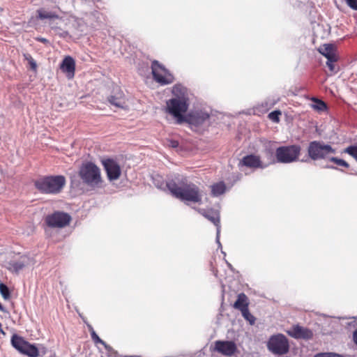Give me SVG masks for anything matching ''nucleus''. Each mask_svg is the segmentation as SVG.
<instances>
[{
	"label": "nucleus",
	"instance_id": "1",
	"mask_svg": "<svg viewBox=\"0 0 357 357\" xmlns=\"http://www.w3.org/2000/svg\"><path fill=\"white\" fill-rule=\"evenodd\" d=\"M170 181L167 183V187L172 195L177 199L185 202L200 203L202 199V191L192 182H189L185 177Z\"/></svg>",
	"mask_w": 357,
	"mask_h": 357
},
{
	"label": "nucleus",
	"instance_id": "2",
	"mask_svg": "<svg viewBox=\"0 0 357 357\" xmlns=\"http://www.w3.org/2000/svg\"><path fill=\"white\" fill-rule=\"evenodd\" d=\"M79 176L83 183L91 189L102 187L103 180L101 177L100 169L92 162L84 163L79 168Z\"/></svg>",
	"mask_w": 357,
	"mask_h": 357
},
{
	"label": "nucleus",
	"instance_id": "3",
	"mask_svg": "<svg viewBox=\"0 0 357 357\" xmlns=\"http://www.w3.org/2000/svg\"><path fill=\"white\" fill-rule=\"evenodd\" d=\"M66 183L63 176H44L34 182L36 188L42 193L57 194L61 192Z\"/></svg>",
	"mask_w": 357,
	"mask_h": 357
},
{
	"label": "nucleus",
	"instance_id": "4",
	"mask_svg": "<svg viewBox=\"0 0 357 357\" xmlns=\"http://www.w3.org/2000/svg\"><path fill=\"white\" fill-rule=\"evenodd\" d=\"M188 108V98H171L166 102V112L172 115L178 124L185 121L183 114L187 112Z\"/></svg>",
	"mask_w": 357,
	"mask_h": 357
},
{
	"label": "nucleus",
	"instance_id": "5",
	"mask_svg": "<svg viewBox=\"0 0 357 357\" xmlns=\"http://www.w3.org/2000/svg\"><path fill=\"white\" fill-rule=\"evenodd\" d=\"M309 157L313 160L328 159L331 154L335 153V150L329 144L321 141L310 142L307 148Z\"/></svg>",
	"mask_w": 357,
	"mask_h": 357
},
{
	"label": "nucleus",
	"instance_id": "6",
	"mask_svg": "<svg viewBox=\"0 0 357 357\" xmlns=\"http://www.w3.org/2000/svg\"><path fill=\"white\" fill-rule=\"evenodd\" d=\"M301 151L298 145L280 146L276 149L275 156L280 162L290 163L298 160Z\"/></svg>",
	"mask_w": 357,
	"mask_h": 357
},
{
	"label": "nucleus",
	"instance_id": "7",
	"mask_svg": "<svg viewBox=\"0 0 357 357\" xmlns=\"http://www.w3.org/2000/svg\"><path fill=\"white\" fill-rule=\"evenodd\" d=\"M267 347L270 351L276 355L285 354L289 349L288 340L282 334L271 336L268 342Z\"/></svg>",
	"mask_w": 357,
	"mask_h": 357
},
{
	"label": "nucleus",
	"instance_id": "8",
	"mask_svg": "<svg viewBox=\"0 0 357 357\" xmlns=\"http://www.w3.org/2000/svg\"><path fill=\"white\" fill-rule=\"evenodd\" d=\"M151 70L153 79L160 84L165 85L173 82V76L158 61L152 62Z\"/></svg>",
	"mask_w": 357,
	"mask_h": 357
},
{
	"label": "nucleus",
	"instance_id": "9",
	"mask_svg": "<svg viewBox=\"0 0 357 357\" xmlns=\"http://www.w3.org/2000/svg\"><path fill=\"white\" fill-rule=\"evenodd\" d=\"M70 216L63 212H55L47 216L45 221L50 227L62 228L70 223Z\"/></svg>",
	"mask_w": 357,
	"mask_h": 357
},
{
	"label": "nucleus",
	"instance_id": "10",
	"mask_svg": "<svg viewBox=\"0 0 357 357\" xmlns=\"http://www.w3.org/2000/svg\"><path fill=\"white\" fill-rule=\"evenodd\" d=\"M197 211L202 214L204 218L208 219L209 221L213 222L217 229L216 234V241L219 246L221 245L220 242V213L217 210L210 209L205 210L202 208H197Z\"/></svg>",
	"mask_w": 357,
	"mask_h": 357
},
{
	"label": "nucleus",
	"instance_id": "11",
	"mask_svg": "<svg viewBox=\"0 0 357 357\" xmlns=\"http://www.w3.org/2000/svg\"><path fill=\"white\" fill-rule=\"evenodd\" d=\"M102 165L109 181H114L120 177L121 173V168L115 160L106 159L102 161Z\"/></svg>",
	"mask_w": 357,
	"mask_h": 357
},
{
	"label": "nucleus",
	"instance_id": "12",
	"mask_svg": "<svg viewBox=\"0 0 357 357\" xmlns=\"http://www.w3.org/2000/svg\"><path fill=\"white\" fill-rule=\"evenodd\" d=\"M214 349L224 356H231L236 352V346L232 341L218 340L215 342Z\"/></svg>",
	"mask_w": 357,
	"mask_h": 357
},
{
	"label": "nucleus",
	"instance_id": "13",
	"mask_svg": "<svg viewBox=\"0 0 357 357\" xmlns=\"http://www.w3.org/2000/svg\"><path fill=\"white\" fill-rule=\"evenodd\" d=\"M288 334L296 339L305 340L311 339L313 335V333L310 330L298 325L294 326L289 331H288Z\"/></svg>",
	"mask_w": 357,
	"mask_h": 357
},
{
	"label": "nucleus",
	"instance_id": "14",
	"mask_svg": "<svg viewBox=\"0 0 357 357\" xmlns=\"http://www.w3.org/2000/svg\"><path fill=\"white\" fill-rule=\"evenodd\" d=\"M114 93V94L108 97V102L110 103V105L117 108H123L126 105L125 96L123 92L119 88H116Z\"/></svg>",
	"mask_w": 357,
	"mask_h": 357
},
{
	"label": "nucleus",
	"instance_id": "15",
	"mask_svg": "<svg viewBox=\"0 0 357 357\" xmlns=\"http://www.w3.org/2000/svg\"><path fill=\"white\" fill-rule=\"evenodd\" d=\"M75 63L74 59L70 56H66L61 64V70L66 73L67 77L71 79L75 75Z\"/></svg>",
	"mask_w": 357,
	"mask_h": 357
},
{
	"label": "nucleus",
	"instance_id": "16",
	"mask_svg": "<svg viewBox=\"0 0 357 357\" xmlns=\"http://www.w3.org/2000/svg\"><path fill=\"white\" fill-rule=\"evenodd\" d=\"M239 165L246 166L251 168H257L261 166L259 157L255 155H248L243 157L239 162Z\"/></svg>",
	"mask_w": 357,
	"mask_h": 357
},
{
	"label": "nucleus",
	"instance_id": "17",
	"mask_svg": "<svg viewBox=\"0 0 357 357\" xmlns=\"http://www.w3.org/2000/svg\"><path fill=\"white\" fill-rule=\"evenodd\" d=\"M209 118V115L202 111H197L189 115L190 122L195 125H201Z\"/></svg>",
	"mask_w": 357,
	"mask_h": 357
},
{
	"label": "nucleus",
	"instance_id": "18",
	"mask_svg": "<svg viewBox=\"0 0 357 357\" xmlns=\"http://www.w3.org/2000/svg\"><path fill=\"white\" fill-rule=\"evenodd\" d=\"M319 52L324 56L327 60L337 57L335 47L332 44H324L319 48Z\"/></svg>",
	"mask_w": 357,
	"mask_h": 357
},
{
	"label": "nucleus",
	"instance_id": "19",
	"mask_svg": "<svg viewBox=\"0 0 357 357\" xmlns=\"http://www.w3.org/2000/svg\"><path fill=\"white\" fill-rule=\"evenodd\" d=\"M234 307L239 310L241 312H243L245 307V309L248 308V297L245 294L241 293L238 295L237 300L234 304Z\"/></svg>",
	"mask_w": 357,
	"mask_h": 357
},
{
	"label": "nucleus",
	"instance_id": "20",
	"mask_svg": "<svg viewBox=\"0 0 357 357\" xmlns=\"http://www.w3.org/2000/svg\"><path fill=\"white\" fill-rule=\"evenodd\" d=\"M38 13V18L44 20H52L58 18V15L56 13L48 10L45 8H40L37 10Z\"/></svg>",
	"mask_w": 357,
	"mask_h": 357
},
{
	"label": "nucleus",
	"instance_id": "21",
	"mask_svg": "<svg viewBox=\"0 0 357 357\" xmlns=\"http://www.w3.org/2000/svg\"><path fill=\"white\" fill-rule=\"evenodd\" d=\"M226 186L224 182L221 181L211 185V192L215 197H218L225 192Z\"/></svg>",
	"mask_w": 357,
	"mask_h": 357
},
{
	"label": "nucleus",
	"instance_id": "22",
	"mask_svg": "<svg viewBox=\"0 0 357 357\" xmlns=\"http://www.w3.org/2000/svg\"><path fill=\"white\" fill-rule=\"evenodd\" d=\"M186 91L184 86L180 84L175 85L172 89V93L175 96L174 98H188Z\"/></svg>",
	"mask_w": 357,
	"mask_h": 357
},
{
	"label": "nucleus",
	"instance_id": "23",
	"mask_svg": "<svg viewBox=\"0 0 357 357\" xmlns=\"http://www.w3.org/2000/svg\"><path fill=\"white\" fill-rule=\"evenodd\" d=\"M27 264H28L26 262V258L22 257V259L20 260L10 264V269L15 273H18L20 270H22Z\"/></svg>",
	"mask_w": 357,
	"mask_h": 357
},
{
	"label": "nucleus",
	"instance_id": "24",
	"mask_svg": "<svg viewBox=\"0 0 357 357\" xmlns=\"http://www.w3.org/2000/svg\"><path fill=\"white\" fill-rule=\"evenodd\" d=\"M26 341L23 337L14 334L11 337V344L17 351L22 347V344H24Z\"/></svg>",
	"mask_w": 357,
	"mask_h": 357
},
{
	"label": "nucleus",
	"instance_id": "25",
	"mask_svg": "<svg viewBox=\"0 0 357 357\" xmlns=\"http://www.w3.org/2000/svg\"><path fill=\"white\" fill-rule=\"evenodd\" d=\"M24 354L27 355L29 357H37L39 354V352L36 347L29 343L25 349V352Z\"/></svg>",
	"mask_w": 357,
	"mask_h": 357
},
{
	"label": "nucleus",
	"instance_id": "26",
	"mask_svg": "<svg viewBox=\"0 0 357 357\" xmlns=\"http://www.w3.org/2000/svg\"><path fill=\"white\" fill-rule=\"evenodd\" d=\"M0 294L5 300H8L10 297L9 289L3 283H0Z\"/></svg>",
	"mask_w": 357,
	"mask_h": 357
},
{
	"label": "nucleus",
	"instance_id": "27",
	"mask_svg": "<svg viewBox=\"0 0 357 357\" xmlns=\"http://www.w3.org/2000/svg\"><path fill=\"white\" fill-rule=\"evenodd\" d=\"M337 60V57L333 58V59H328L326 61V66L329 68L330 71L335 74L338 71V68L334 64V63Z\"/></svg>",
	"mask_w": 357,
	"mask_h": 357
},
{
	"label": "nucleus",
	"instance_id": "28",
	"mask_svg": "<svg viewBox=\"0 0 357 357\" xmlns=\"http://www.w3.org/2000/svg\"><path fill=\"white\" fill-rule=\"evenodd\" d=\"M242 313V315L243 317L250 322V324H255V317L251 314L249 312V310L248 308V309H245V307L244 308V310H243V312H241Z\"/></svg>",
	"mask_w": 357,
	"mask_h": 357
},
{
	"label": "nucleus",
	"instance_id": "29",
	"mask_svg": "<svg viewBox=\"0 0 357 357\" xmlns=\"http://www.w3.org/2000/svg\"><path fill=\"white\" fill-rule=\"evenodd\" d=\"M328 160L338 166L344 167L346 168H348L349 167V165L342 159H340L335 157H329Z\"/></svg>",
	"mask_w": 357,
	"mask_h": 357
},
{
	"label": "nucleus",
	"instance_id": "30",
	"mask_svg": "<svg viewBox=\"0 0 357 357\" xmlns=\"http://www.w3.org/2000/svg\"><path fill=\"white\" fill-rule=\"evenodd\" d=\"M344 152L349 154L357 160V146H348L344 150Z\"/></svg>",
	"mask_w": 357,
	"mask_h": 357
},
{
	"label": "nucleus",
	"instance_id": "31",
	"mask_svg": "<svg viewBox=\"0 0 357 357\" xmlns=\"http://www.w3.org/2000/svg\"><path fill=\"white\" fill-rule=\"evenodd\" d=\"M281 115V112L276 110L271 112L268 114V118L273 122L278 123L280 121V116Z\"/></svg>",
	"mask_w": 357,
	"mask_h": 357
},
{
	"label": "nucleus",
	"instance_id": "32",
	"mask_svg": "<svg viewBox=\"0 0 357 357\" xmlns=\"http://www.w3.org/2000/svg\"><path fill=\"white\" fill-rule=\"evenodd\" d=\"M314 108L319 111H323L326 108V105L321 100H316Z\"/></svg>",
	"mask_w": 357,
	"mask_h": 357
},
{
	"label": "nucleus",
	"instance_id": "33",
	"mask_svg": "<svg viewBox=\"0 0 357 357\" xmlns=\"http://www.w3.org/2000/svg\"><path fill=\"white\" fill-rule=\"evenodd\" d=\"M25 58L28 61L31 68L35 70L37 67L36 62L35 61V60L29 54L25 55Z\"/></svg>",
	"mask_w": 357,
	"mask_h": 357
},
{
	"label": "nucleus",
	"instance_id": "34",
	"mask_svg": "<svg viewBox=\"0 0 357 357\" xmlns=\"http://www.w3.org/2000/svg\"><path fill=\"white\" fill-rule=\"evenodd\" d=\"M314 357H340V356L334 353H321L317 354Z\"/></svg>",
	"mask_w": 357,
	"mask_h": 357
},
{
	"label": "nucleus",
	"instance_id": "35",
	"mask_svg": "<svg viewBox=\"0 0 357 357\" xmlns=\"http://www.w3.org/2000/svg\"><path fill=\"white\" fill-rule=\"evenodd\" d=\"M91 337L96 342H99L102 345H105V342L102 340L94 331L91 333Z\"/></svg>",
	"mask_w": 357,
	"mask_h": 357
},
{
	"label": "nucleus",
	"instance_id": "36",
	"mask_svg": "<svg viewBox=\"0 0 357 357\" xmlns=\"http://www.w3.org/2000/svg\"><path fill=\"white\" fill-rule=\"evenodd\" d=\"M346 2L350 8L357 10V0H346Z\"/></svg>",
	"mask_w": 357,
	"mask_h": 357
},
{
	"label": "nucleus",
	"instance_id": "37",
	"mask_svg": "<svg viewBox=\"0 0 357 357\" xmlns=\"http://www.w3.org/2000/svg\"><path fill=\"white\" fill-rule=\"evenodd\" d=\"M90 16L93 17L97 23L100 22V14L99 12L95 11L92 13Z\"/></svg>",
	"mask_w": 357,
	"mask_h": 357
},
{
	"label": "nucleus",
	"instance_id": "38",
	"mask_svg": "<svg viewBox=\"0 0 357 357\" xmlns=\"http://www.w3.org/2000/svg\"><path fill=\"white\" fill-rule=\"evenodd\" d=\"M104 347L106 349V350L109 353V355H111L112 354H116V352L109 345H107L106 343L105 345H104Z\"/></svg>",
	"mask_w": 357,
	"mask_h": 357
},
{
	"label": "nucleus",
	"instance_id": "39",
	"mask_svg": "<svg viewBox=\"0 0 357 357\" xmlns=\"http://www.w3.org/2000/svg\"><path fill=\"white\" fill-rule=\"evenodd\" d=\"M28 344H29V342L26 341L24 342V344H22V347L18 350V351H20V353L24 354L25 352V349H26V346L28 345Z\"/></svg>",
	"mask_w": 357,
	"mask_h": 357
},
{
	"label": "nucleus",
	"instance_id": "40",
	"mask_svg": "<svg viewBox=\"0 0 357 357\" xmlns=\"http://www.w3.org/2000/svg\"><path fill=\"white\" fill-rule=\"evenodd\" d=\"M170 146L173 148H176L178 146V142L175 140H172L170 142Z\"/></svg>",
	"mask_w": 357,
	"mask_h": 357
},
{
	"label": "nucleus",
	"instance_id": "41",
	"mask_svg": "<svg viewBox=\"0 0 357 357\" xmlns=\"http://www.w3.org/2000/svg\"><path fill=\"white\" fill-rule=\"evenodd\" d=\"M37 40L40 41L43 43H49L48 40H47L45 38H37Z\"/></svg>",
	"mask_w": 357,
	"mask_h": 357
},
{
	"label": "nucleus",
	"instance_id": "42",
	"mask_svg": "<svg viewBox=\"0 0 357 357\" xmlns=\"http://www.w3.org/2000/svg\"><path fill=\"white\" fill-rule=\"evenodd\" d=\"M353 339L355 344L357 345V329L354 332Z\"/></svg>",
	"mask_w": 357,
	"mask_h": 357
},
{
	"label": "nucleus",
	"instance_id": "43",
	"mask_svg": "<svg viewBox=\"0 0 357 357\" xmlns=\"http://www.w3.org/2000/svg\"><path fill=\"white\" fill-rule=\"evenodd\" d=\"M0 310L2 311V312H4V308L3 307V305L0 303Z\"/></svg>",
	"mask_w": 357,
	"mask_h": 357
},
{
	"label": "nucleus",
	"instance_id": "44",
	"mask_svg": "<svg viewBox=\"0 0 357 357\" xmlns=\"http://www.w3.org/2000/svg\"><path fill=\"white\" fill-rule=\"evenodd\" d=\"M0 333L4 334L3 329L1 328V324L0 323Z\"/></svg>",
	"mask_w": 357,
	"mask_h": 357
},
{
	"label": "nucleus",
	"instance_id": "45",
	"mask_svg": "<svg viewBox=\"0 0 357 357\" xmlns=\"http://www.w3.org/2000/svg\"><path fill=\"white\" fill-rule=\"evenodd\" d=\"M329 168H332V169H336L335 167H328Z\"/></svg>",
	"mask_w": 357,
	"mask_h": 357
}]
</instances>
